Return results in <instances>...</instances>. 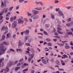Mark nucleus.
<instances>
[{
  "mask_svg": "<svg viewBox=\"0 0 73 73\" xmlns=\"http://www.w3.org/2000/svg\"><path fill=\"white\" fill-rule=\"evenodd\" d=\"M14 63L13 61H12L11 62H9V63L7 64V67L5 69H2L0 71V73H3L4 71H5V72L3 73H7L8 71H9V69L8 68H9L11 66L13 65Z\"/></svg>",
  "mask_w": 73,
  "mask_h": 73,
  "instance_id": "f257e3e1",
  "label": "nucleus"
},
{
  "mask_svg": "<svg viewBox=\"0 0 73 73\" xmlns=\"http://www.w3.org/2000/svg\"><path fill=\"white\" fill-rule=\"evenodd\" d=\"M4 49V47L3 46V44L1 43L0 44V55H1V54H4L5 52H4L7 50V48H5V49ZM2 51V52H1Z\"/></svg>",
  "mask_w": 73,
  "mask_h": 73,
  "instance_id": "f03ea898",
  "label": "nucleus"
},
{
  "mask_svg": "<svg viewBox=\"0 0 73 73\" xmlns=\"http://www.w3.org/2000/svg\"><path fill=\"white\" fill-rule=\"evenodd\" d=\"M4 3H3V2H1V8H3V7H7V5L6 4H8L9 3V1L7 0H5V1H4Z\"/></svg>",
  "mask_w": 73,
  "mask_h": 73,
  "instance_id": "7ed1b4c3",
  "label": "nucleus"
},
{
  "mask_svg": "<svg viewBox=\"0 0 73 73\" xmlns=\"http://www.w3.org/2000/svg\"><path fill=\"white\" fill-rule=\"evenodd\" d=\"M17 26V22L16 21H14L13 23L12 24V28H14L15 27H16Z\"/></svg>",
  "mask_w": 73,
  "mask_h": 73,
  "instance_id": "20e7f679",
  "label": "nucleus"
},
{
  "mask_svg": "<svg viewBox=\"0 0 73 73\" xmlns=\"http://www.w3.org/2000/svg\"><path fill=\"white\" fill-rule=\"evenodd\" d=\"M24 45V43H22L21 41L20 40H19L18 42V46L19 47H20V46H22V45Z\"/></svg>",
  "mask_w": 73,
  "mask_h": 73,
  "instance_id": "39448f33",
  "label": "nucleus"
},
{
  "mask_svg": "<svg viewBox=\"0 0 73 73\" xmlns=\"http://www.w3.org/2000/svg\"><path fill=\"white\" fill-rule=\"evenodd\" d=\"M32 12H33V13H34V15H37L39 13V11L33 9L32 10Z\"/></svg>",
  "mask_w": 73,
  "mask_h": 73,
  "instance_id": "423d86ee",
  "label": "nucleus"
},
{
  "mask_svg": "<svg viewBox=\"0 0 73 73\" xmlns=\"http://www.w3.org/2000/svg\"><path fill=\"white\" fill-rule=\"evenodd\" d=\"M1 30L2 31H7L8 30V27H6L5 28V26H3L1 28Z\"/></svg>",
  "mask_w": 73,
  "mask_h": 73,
  "instance_id": "0eeeda50",
  "label": "nucleus"
},
{
  "mask_svg": "<svg viewBox=\"0 0 73 73\" xmlns=\"http://www.w3.org/2000/svg\"><path fill=\"white\" fill-rule=\"evenodd\" d=\"M24 21L23 20H22L21 19L19 18L18 19V23L19 24H23L24 23Z\"/></svg>",
  "mask_w": 73,
  "mask_h": 73,
  "instance_id": "6e6552de",
  "label": "nucleus"
},
{
  "mask_svg": "<svg viewBox=\"0 0 73 73\" xmlns=\"http://www.w3.org/2000/svg\"><path fill=\"white\" fill-rule=\"evenodd\" d=\"M8 8L7 7L4 8L3 10V12H5V13H7V12H8Z\"/></svg>",
  "mask_w": 73,
  "mask_h": 73,
  "instance_id": "1a4fd4ad",
  "label": "nucleus"
},
{
  "mask_svg": "<svg viewBox=\"0 0 73 73\" xmlns=\"http://www.w3.org/2000/svg\"><path fill=\"white\" fill-rule=\"evenodd\" d=\"M29 31L28 30H27L25 31H24V34L25 35H28V34H29Z\"/></svg>",
  "mask_w": 73,
  "mask_h": 73,
  "instance_id": "9d476101",
  "label": "nucleus"
},
{
  "mask_svg": "<svg viewBox=\"0 0 73 73\" xmlns=\"http://www.w3.org/2000/svg\"><path fill=\"white\" fill-rule=\"evenodd\" d=\"M11 37V33H9L7 34V36L6 37V39H8Z\"/></svg>",
  "mask_w": 73,
  "mask_h": 73,
  "instance_id": "9b49d317",
  "label": "nucleus"
},
{
  "mask_svg": "<svg viewBox=\"0 0 73 73\" xmlns=\"http://www.w3.org/2000/svg\"><path fill=\"white\" fill-rule=\"evenodd\" d=\"M58 27L57 28V29L58 30V31H62V29L61 28V26L60 25H58Z\"/></svg>",
  "mask_w": 73,
  "mask_h": 73,
  "instance_id": "f8f14e48",
  "label": "nucleus"
},
{
  "mask_svg": "<svg viewBox=\"0 0 73 73\" xmlns=\"http://www.w3.org/2000/svg\"><path fill=\"white\" fill-rule=\"evenodd\" d=\"M73 22H72L70 23H68L66 24V26L67 27H70L71 26V25H73Z\"/></svg>",
  "mask_w": 73,
  "mask_h": 73,
  "instance_id": "ddd939ff",
  "label": "nucleus"
},
{
  "mask_svg": "<svg viewBox=\"0 0 73 73\" xmlns=\"http://www.w3.org/2000/svg\"><path fill=\"white\" fill-rule=\"evenodd\" d=\"M2 39L1 40H0V41H3V40H4L5 38V36L4 35H3L1 36Z\"/></svg>",
  "mask_w": 73,
  "mask_h": 73,
  "instance_id": "4468645a",
  "label": "nucleus"
},
{
  "mask_svg": "<svg viewBox=\"0 0 73 73\" xmlns=\"http://www.w3.org/2000/svg\"><path fill=\"white\" fill-rule=\"evenodd\" d=\"M31 17L32 18L33 17L34 20H35V19H38V17L37 16H34L33 15H31Z\"/></svg>",
  "mask_w": 73,
  "mask_h": 73,
  "instance_id": "2eb2a0df",
  "label": "nucleus"
},
{
  "mask_svg": "<svg viewBox=\"0 0 73 73\" xmlns=\"http://www.w3.org/2000/svg\"><path fill=\"white\" fill-rule=\"evenodd\" d=\"M4 60V58H3L2 59H0V67H1V62L3 61Z\"/></svg>",
  "mask_w": 73,
  "mask_h": 73,
  "instance_id": "dca6fc26",
  "label": "nucleus"
},
{
  "mask_svg": "<svg viewBox=\"0 0 73 73\" xmlns=\"http://www.w3.org/2000/svg\"><path fill=\"white\" fill-rule=\"evenodd\" d=\"M28 36H25V39H24V42H26L27 41V40H28Z\"/></svg>",
  "mask_w": 73,
  "mask_h": 73,
  "instance_id": "f3484780",
  "label": "nucleus"
},
{
  "mask_svg": "<svg viewBox=\"0 0 73 73\" xmlns=\"http://www.w3.org/2000/svg\"><path fill=\"white\" fill-rule=\"evenodd\" d=\"M58 13L60 16H62V15H63V13L60 11H58Z\"/></svg>",
  "mask_w": 73,
  "mask_h": 73,
  "instance_id": "a211bd4d",
  "label": "nucleus"
},
{
  "mask_svg": "<svg viewBox=\"0 0 73 73\" xmlns=\"http://www.w3.org/2000/svg\"><path fill=\"white\" fill-rule=\"evenodd\" d=\"M20 68V66H18V67H17L15 68V71H17Z\"/></svg>",
  "mask_w": 73,
  "mask_h": 73,
  "instance_id": "6ab92c4d",
  "label": "nucleus"
},
{
  "mask_svg": "<svg viewBox=\"0 0 73 73\" xmlns=\"http://www.w3.org/2000/svg\"><path fill=\"white\" fill-rule=\"evenodd\" d=\"M34 56L35 55L33 54H32L30 55H29V57H31V58L32 59L33 58V57H34Z\"/></svg>",
  "mask_w": 73,
  "mask_h": 73,
  "instance_id": "aec40b11",
  "label": "nucleus"
},
{
  "mask_svg": "<svg viewBox=\"0 0 73 73\" xmlns=\"http://www.w3.org/2000/svg\"><path fill=\"white\" fill-rule=\"evenodd\" d=\"M2 44V46H3V49H4V48H5V47H4V46H3V44H5V45H7L8 44H7V42H3V43H1L0 44Z\"/></svg>",
  "mask_w": 73,
  "mask_h": 73,
  "instance_id": "412c9836",
  "label": "nucleus"
},
{
  "mask_svg": "<svg viewBox=\"0 0 73 73\" xmlns=\"http://www.w3.org/2000/svg\"><path fill=\"white\" fill-rule=\"evenodd\" d=\"M42 61L43 63H44V64H46V60L44 59H42L41 60Z\"/></svg>",
  "mask_w": 73,
  "mask_h": 73,
  "instance_id": "4be33fe9",
  "label": "nucleus"
},
{
  "mask_svg": "<svg viewBox=\"0 0 73 73\" xmlns=\"http://www.w3.org/2000/svg\"><path fill=\"white\" fill-rule=\"evenodd\" d=\"M56 64L58 65H60V61L58 60H56L55 62Z\"/></svg>",
  "mask_w": 73,
  "mask_h": 73,
  "instance_id": "5701e85b",
  "label": "nucleus"
},
{
  "mask_svg": "<svg viewBox=\"0 0 73 73\" xmlns=\"http://www.w3.org/2000/svg\"><path fill=\"white\" fill-rule=\"evenodd\" d=\"M51 17L52 19H54V15L53 14H51Z\"/></svg>",
  "mask_w": 73,
  "mask_h": 73,
  "instance_id": "b1692460",
  "label": "nucleus"
},
{
  "mask_svg": "<svg viewBox=\"0 0 73 73\" xmlns=\"http://www.w3.org/2000/svg\"><path fill=\"white\" fill-rule=\"evenodd\" d=\"M47 45L48 46H52V44L50 42H48L47 43Z\"/></svg>",
  "mask_w": 73,
  "mask_h": 73,
  "instance_id": "393cba45",
  "label": "nucleus"
},
{
  "mask_svg": "<svg viewBox=\"0 0 73 73\" xmlns=\"http://www.w3.org/2000/svg\"><path fill=\"white\" fill-rule=\"evenodd\" d=\"M46 40L47 42H49L51 41V39L49 38H46Z\"/></svg>",
  "mask_w": 73,
  "mask_h": 73,
  "instance_id": "a878e982",
  "label": "nucleus"
},
{
  "mask_svg": "<svg viewBox=\"0 0 73 73\" xmlns=\"http://www.w3.org/2000/svg\"><path fill=\"white\" fill-rule=\"evenodd\" d=\"M65 48L66 49H69L70 48V47L66 45L65 46Z\"/></svg>",
  "mask_w": 73,
  "mask_h": 73,
  "instance_id": "bb28decb",
  "label": "nucleus"
},
{
  "mask_svg": "<svg viewBox=\"0 0 73 73\" xmlns=\"http://www.w3.org/2000/svg\"><path fill=\"white\" fill-rule=\"evenodd\" d=\"M45 27L46 28H48L49 27V24H46Z\"/></svg>",
  "mask_w": 73,
  "mask_h": 73,
  "instance_id": "cd10ccee",
  "label": "nucleus"
},
{
  "mask_svg": "<svg viewBox=\"0 0 73 73\" xmlns=\"http://www.w3.org/2000/svg\"><path fill=\"white\" fill-rule=\"evenodd\" d=\"M57 32H58V33H59V34H60V35H62V34L63 33V32H61V31H60L58 30L57 31Z\"/></svg>",
  "mask_w": 73,
  "mask_h": 73,
  "instance_id": "c85d7f7f",
  "label": "nucleus"
},
{
  "mask_svg": "<svg viewBox=\"0 0 73 73\" xmlns=\"http://www.w3.org/2000/svg\"><path fill=\"white\" fill-rule=\"evenodd\" d=\"M24 1V0H19V1L20 3H23Z\"/></svg>",
  "mask_w": 73,
  "mask_h": 73,
  "instance_id": "c756f323",
  "label": "nucleus"
},
{
  "mask_svg": "<svg viewBox=\"0 0 73 73\" xmlns=\"http://www.w3.org/2000/svg\"><path fill=\"white\" fill-rule=\"evenodd\" d=\"M13 8V7H10L9 9V11H11L12 10V9Z\"/></svg>",
  "mask_w": 73,
  "mask_h": 73,
  "instance_id": "7c9ffc66",
  "label": "nucleus"
},
{
  "mask_svg": "<svg viewBox=\"0 0 73 73\" xmlns=\"http://www.w3.org/2000/svg\"><path fill=\"white\" fill-rule=\"evenodd\" d=\"M54 2V3H55V4H57V3H58L59 2V1L57 0H55Z\"/></svg>",
  "mask_w": 73,
  "mask_h": 73,
  "instance_id": "2f4dec72",
  "label": "nucleus"
},
{
  "mask_svg": "<svg viewBox=\"0 0 73 73\" xmlns=\"http://www.w3.org/2000/svg\"><path fill=\"white\" fill-rule=\"evenodd\" d=\"M43 33L45 35H48V33H47V32L46 31H43Z\"/></svg>",
  "mask_w": 73,
  "mask_h": 73,
  "instance_id": "473e14b6",
  "label": "nucleus"
},
{
  "mask_svg": "<svg viewBox=\"0 0 73 73\" xmlns=\"http://www.w3.org/2000/svg\"><path fill=\"white\" fill-rule=\"evenodd\" d=\"M22 64V63H19L18 64H17V66H20V65H21V64Z\"/></svg>",
  "mask_w": 73,
  "mask_h": 73,
  "instance_id": "72a5a7b5",
  "label": "nucleus"
},
{
  "mask_svg": "<svg viewBox=\"0 0 73 73\" xmlns=\"http://www.w3.org/2000/svg\"><path fill=\"white\" fill-rule=\"evenodd\" d=\"M32 59L30 57L28 59V62H31V61L32 60Z\"/></svg>",
  "mask_w": 73,
  "mask_h": 73,
  "instance_id": "f704fd0d",
  "label": "nucleus"
},
{
  "mask_svg": "<svg viewBox=\"0 0 73 73\" xmlns=\"http://www.w3.org/2000/svg\"><path fill=\"white\" fill-rule=\"evenodd\" d=\"M63 57L65 58H68V56L66 54L63 55Z\"/></svg>",
  "mask_w": 73,
  "mask_h": 73,
  "instance_id": "c9c22d12",
  "label": "nucleus"
},
{
  "mask_svg": "<svg viewBox=\"0 0 73 73\" xmlns=\"http://www.w3.org/2000/svg\"><path fill=\"white\" fill-rule=\"evenodd\" d=\"M13 17H12L10 18V20L11 22H12L13 21Z\"/></svg>",
  "mask_w": 73,
  "mask_h": 73,
  "instance_id": "e433bc0d",
  "label": "nucleus"
},
{
  "mask_svg": "<svg viewBox=\"0 0 73 73\" xmlns=\"http://www.w3.org/2000/svg\"><path fill=\"white\" fill-rule=\"evenodd\" d=\"M24 20L25 21V22H28V20L26 18H24Z\"/></svg>",
  "mask_w": 73,
  "mask_h": 73,
  "instance_id": "4c0bfd02",
  "label": "nucleus"
},
{
  "mask_svg": "<svg viewBox=\"0 0 73 73\" xmlns=\"http://www.w3.org/2000/svg\"><path fill=\"white\" fill-rule=\"evenodd\" d=\"M16 50H17V52H18L19 51H20V52H21V49H17Z\"/></svg>",
  "mask_w": 73,
  "mask_h": 73,
  "instance_id": "58836bf2",
  "label": "nucleus"
},
{
  "mask_svg": "<svg viewBox=\"0 0 73 73\" xmlns=\"http://www.w3.org/2000/svg\"><path fill=\"white\" fill-rule=\"evenodd\" d=\"M19 7H20V6L19 5H17L16 6V9L17 10V9H19Z\"/></svg>",
  "mask_w": 73,
  "mask_h": 73,
  "instance_id": "ea45409f",
  "label": "nucleus"
},
{
  "mask_svg": "<svg viewBox=\"0 0 73 73\" xmlns=\"http://www.w3.org/2000/svg\"><path fill=\"white\" fill-rule=\"evenodd\" d=\"M3 14L4 11L1 12L0 13V16H1V15H3Z\"/></svg>",
  "mask_w": 73,
  "mask_h": 73,
  "instance_id": "a19ab883",
  "label": "nucleus"
},
{
  "mask_svg": "<svg viewBox=\"0 0 73 73\" xmlns=\"http://www.w3.org/2000/svg\"><path fill=\"white\" fill-rule=\"evenodd\" d=\"M42 8L41 7H38V11H41Z\"/></svg>",
  "mask_w": 73,
  "mask_h": 73,
  "instance_id": "79ce46f5",
  "label": "nucleus"
},
{
  "mask_svg": "<svg viewBox=\"0 0 73 73\" xmlns=\"http://www.w3.org/2000/svg\"><path fill=\"white\" fill-rule=\"evenodd\" d=\"M54 35H55V36H58V33H57V32H55V33H54Z\"/></svg>",
  "mask_w": 73,
  "mask_h": 73,
  "instance_id": "37998d69",
  "label": "nucleus"
},
{
  "mask_svg": "<svg viewBox=\"0 0 73 73\" xmlns=\"http://www.w3.org/2000/svg\"><path fill=\"white\" fill-rule=\"evenodd\" d=\"M27 15L28 16H31L32 15V14L29 13V12H27Z\"/></svg>",
  "mask_w": 73,
  "mask_h": 73,
  "instance_id": "c03bdc74",
  "label": "nucleus"
},
{
  "mask_svg": "<svg viewBox=\"0 0 73 73\" xmlns=\"http://www.w3.org/2000/svg\"><path fill=\"white\" fill-rule=\"evenodd\" d=\"M18 61H19V60H16L14 62V65H15V64H17V62H18Z\"/></svg>",
  "mask_w": 73,
  "mask_h": 73,
  "instance_id": "a18cd8bd",
  "label": "nucleus"
},
{
  "mask_svg": "<svg viewBox=\"0 0 73 73\" xmlns=\"http://www.w3.org/2000/svg\"><path fill=\"white\" fill-rule=\"evenodd\" d=\"M67 21H71V18H69L67 20Z\"/></svg>",
  "mask_w": 73,
  "mask_h": 73,
  "instance_id": "49530a36",
  "label": "nucleus"
},
{
  "mask_svg": "<svg viewBox=\"0 0 73 73\" xmlns=\"http://www.w3.org/2000/svg\"><path fill=\"white\" fill-rule=\"evenodd\" d=\"M59 46H63L64 45V44L61 43L60 44H58Z\"/></svg>",
  "mask_w": 73,
  "mask_h": 73,
  "instance_id": "de8ad7c7",
  "label": "nucleus"
},
{
  "mask_svg": "<svg viewBox=\"0 0 73 73\" xmlns=\"http://www.w3.org/2000/svg\"><path fill=\"white\" fill-rule=\"evenodd\" d=\"M40 3V2H37V1H36L35 2V3L36 5H38Z\"/></svg>",
  "mask_w": 73,
  "mask_h": 73,
  "instance_id": "09e8293b",
  "label": "nucleus"
},
{
  "mask_svg": "<svg viewBox=\"0 0 73 73\" xmlns=\"http://www.w3.org/2000/svg\"><path fill=\"white\" fill-rule=\"evenodd\" d=\"M39 4L41 5L42 6V5H43V3H42V2H39Z\"/></svg>",
  "mask_w": 73,
  "mask_h": 73,
  "instance_id": "8fccbe9b",
  "label": "nucleus"
},
{
  "mask_svg": "<svg viewBox=\"0 0 73 73\" xmlns=\"http://www.w3.org/2000/svg\"><path fill=\"white\" fill-rule=\"evenodd\" d=\"M25 45H26L27 46H30V44L28 43H26Z\"/></svg>",
  "mask_w": 73,
  "mask_h": 73,
  "instance_id": "3c124183",
  "label": "nucleus"
},
{
  "mask_svg": "<svg viewBox=\"0 0 73 73\" xmlns=\"http://www.w3.org/2000/svg\"><path fill=\"white\" fill-rule=\"evenodd\" d=\"M27 50H28V51H31V49H30V48H29V47L27 48Z\"/></svg>",
  "mask_w": 73,
  "mask_h": 73,
  "instance_id": "603ef678",
  "label": "nucleus"
},
{
  "mask_svg": "<svg viewBox=\"0 0 73 73\" xmlns=\"http://www.w3.org/2000/svg\"><path fill=\"white\" fill-rule=\"evenodd\" d=\"M69 61V59H66V60L64 61L65 62H68Z\"/></svg>",
  "mask_w": 73,
  "mask_h": 73,
  "instance_id": "864d4df0",
  "label": "nucleus"
},
{
  "mask_svg": "<svg viewBox=\"0 0 73 73\" xmlns=\"http://www.w3.org/2000/svg\"><path fill=\"white\" fill-rule=\"evenodd\" d=\"M23 60L24 59L23 58H21L19 60V62H22V61H23Z\"/></svg>",
  "mask_w": 73,
  "mask_h": 73,
  "instance_id": "5fc2aeb1",
  "label": "nucleus"
},
{
  "mask_svg": "<svg viewBox=\"0 0 73 73\" xmlns=\"http://www.w3.org/2000/svg\"><path fill=\"white\" fill-rule=\"evenodd\" d=\"M54 37H55L56 38H60V37L59 36H54Z\"/></svg>",
  "mask_w": 73,
  "mask_h": 73,
  "instance_id": "6e6d98bb",
  "label": "nucleus"
},
{
  "mask_svg": "<svg viewBox=\"0 0 73 73\" xmlns=\"http://www.w3.org/2000/svg\"><path fill=\"white\" fill-rule=\"evenodd\" d=\"M23 65L24 66H28V64L25 63Z\"/></svg>",
  "mask_w": 73,
  "mask_h": 73,
  "instance_id": "4d7b16f0",
  "label": "nucleus"
},
{
  "mask_svg": "<svg viewBox=\"0 0 73 73\" xmlns=\"http://www.w3.org/2000/svg\"><path fill=\"white\" fill-rule=\"evenodd\" d=\"M28 70V69H26L24 70H23V72H26V71H27Z\"/></svg>",
  "mask_w": 73,
  "mask_h": 73,
  "instance_id": "13d9d810",
  "label": "nucleus"
},
{
  "mask_svg": "<svg viewBox=\"0 0 73 73\" xmlns=\"http://www.w3.org/2000/svg\"><path fill=\"white\" fill-rule=\"evenodd\" d=\"M68 34L69 35H72L73 33H72V32H68Z\"/></svg>",
  "mask_w": 73,
  "mask_h": 73,
  "instance_id": "bf43d9fd",
  "label": "nucleus"
},
{
  "mask_svg": "<svg viewBox=\"0 0 73 73\" xmlns=\"http://www.w3.org/2000/svg\"><path fill=\"white\" fill-rule=\"evenodd\" d=\"M71 7L70 6H68L67 7V9H70V8Z\"/></svg>",
  "mask_w": 73,
  "mask_h": 73,
  "instance_id": "052dcab7",
  "label": "nucleus"
},
{
  "mask_svg": "<svg viewBox=\"0 0 73 73\" xmlns=\"http://www.w3.org/2000/svg\"><path fill=\"white\" fill-rule=\"evenodd\" d=\"M60 9L59 8H56V11H58Z\"/></svg>",
  "mask_w": 73,
  "mask_h": 73,
  "instance_id": "680f3d73",
  "label": "nucleus"
},
{
  "mask_svg": "<svg viewBox=\"0 0 73 73\" xmlns=\"http://www.w3.org/2000/svg\"><path fill=\"white\" fill-rule=\"evenodd\" d=\"M10 51H12V52H15V50L12 49H10Z\"/></svg>",
  "mask_w": 73,
  "mask_h": 73,
  "instance_id": "e2e57ef3",
  "label": "nucleus"
},
{
  "mask_svg": "<svg viewBox=\"0 0 73 73\" xmlns=\"http://www.w3.org/2000/svg\"><path fill=\"white\" fill-rule=\"evenodd\" d=\"M8 33V31H6L3 34L4 35H5V34H6V33Z\"/></svg>",
  "mask_w": 73,
  "mask_h": 73,
  "instance_id": "0e129e2a",
  "label": "nucleus"
},
{
  "mask_svg": "<svg viewBox=\"0 0 73 73\" xmlns=\"http://www.w3.org/2000/svg\"><path fill=\"white\" fill-rule=\"evenodd\" d=\"M53 32H55L56 31V29H55L54 28H53Z\"/></svg>",
  "mask_w": 73,
  "mask_h": 73,
  "instance_id": "69168bd1",
  "label": "nucleus"
},
{
  "mask_svg": "<svg viewBox=\"0 0 73 73\" xmlns=\"http://www.w3.org/2000/svg\"><path fill=\"white\" fill-rule=\"evenodd\" d=\"M59 70H60V71H62L63 70V71H64V69H62V68L59 69Z\"/></svg>",
  "mask_w": 73,
  "mask_h": 73,
  "instance_id": "338daca9",
  "label": "nucleus"
},
{
  "mask_svg": "<svg viewBox=\"0 0 73 73\" xmlns=\"http://www.w3.org/2000/svg\"><path fill=\"white\" fill-rule=\"evenodd\" d=\"M13 19L14 20H16V17L15 16L14 17H13Z\"/></svg>",
  "mask_w": 73,
  "mask_h": 73,
  "instance_id": "774afa93",
  "label": "nucleus"
}]
</instances>
